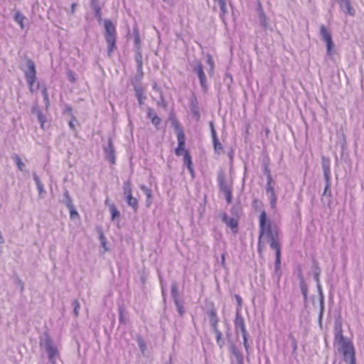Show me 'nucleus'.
<instances>
[{
	"label": "nucleus",
	"mask_w": 364,
	"mask_h": 364,
	"mask_svg": "<svg viewBox=\"0 0 364 364\" xmlns=\"http://www.w3.org/2000/svg\"><path fill=\"white\" fill-rule=\"evenodd\" d=\"M134 45L137 48V50H140V45H141V41L140 37L138 33H134Z\"/></svg>",
	"instance_id": "48"
},
{
	"label": "nucleus",
	"mask_w": 364,
	"mask_h": 364,
	"mask_svg": "<svg viewBox=\"0 0 364 364\" xmlns=\"http://www.w3.org/2000/svg\"><path fill=\"white\" fill-rule=\"evenodd\" d=\"M75 6V4H73V5H72V10H73V12H74Z\"/></svg>",
	"instance_id": "64"
},
{
	"label": "nucleus",
	"mask_w": 364,
	"mask_h": 364,
	"mask_svg": "<svg viewBox=\"0 0 364 364\" xmlns=\"http://www.w3.org/2000/svg\"><path fill=\"white\" fill-rule=\"evenodd\" d=\"M267 176V184H272V178L269 171H268V175Z\"/></svg>",
	"instance_id": "56"
},
{
	"label": "nucleus",
	"mask_w": 364,
	"mask_h": 364,
	"mask_svg": "<svg viewBox=\"0 0 364 364\" xmlns=\"http://www.w3.org/2000/svg\"><path fill=\"white\" fill-rule=\"evenodd\" d=\"M266 192L267 194H270L272 193H275L274 188L272 184H267L266 186Z\"/></svg>",
	"instance_id": "53"
},
{
	"label": "nucleus",
	"mask_w": 364,
	"mask_h": 364,
	"mask_svg": "<svg viewBox=\"0 0 364 364\" xmlns=\"http://www.w3.org/2000/svg\"><path fill=\"white\" fill-rule=\"evenodd\" d=\"M135 96L140 105L144 104V101L146 99L144 95V89L141 85L134 86Z\"/></svg>",
	"instance_id": "18"
},
{
	"label": "nucleus",
	"mask_w": 364,
	"mask_h": 364,
	"mask_svg": "<svg viewBox=\"0 0 364 364\" xmlns=\"http://www.w3.org/2000/svg\"><path fill=\"white\" fill-rule=\"evenodd\" d=\"M135 61L137 66V73H139L141 76H142V65H143V58L142 55L140 50H137L135 54Z\"/></svg>",
	"instance_id": "21"
},
{
	"label": "nucleus",
	"mask_w": 364,
	"mask_h": 364,
	"mask_svg": "<svg viewBox=\"0 0 364 364\" xmlns=\"http://www.w3.org/2000/svg\"><path fill=\"white\" fill-rule=\"evenodd\" d=\"M319 274H320V269H319V268L318 267L317 265H315L314 270V277L315 281L317 282L318 289L321 290V285L319 284ZM321 291V299H320L321 312H320V316H321L322 314H323V311L324 306H323V294L321 293V291Z\"/></svg>",
	"instance_id": "14"
},
{
	"label": "nucleus",
	"mask_w": 364,
	"mask_h": 364,
	"mask_svg": "<svg viewBox=\"0 0 364 364\" xmlns=\"http://www.w3.org/2000/svg\"><path fill=\"white\" fill-rule=\"evenodd\" d=\"M37 116H38V122L41 123V128L43 129V125H44V123L46 122V117L42 113V112L40 110L37 111Z\"/></svg>",
	"instance_id": "42"
},
{
	"label": "nucleus",
	"mask_w": 364,
	"mask_h": 364,
	"mask_svg": "<svg viewBox=\"0 0 364 364\" xmlns=\"http://www.w3.org/2000/svg\"><path fill=\"white\" fill-rule=\"evenodd\" d=\"M299 280H300V288L301 291L304 296V300H306L307 299V294H308V287L304 281L303 274L301 273V269L299 270V273L298 275Z\"/></svg>",
	"instance_id": "20"
},
{
	"label": "nucleus",
	"mask_w": 364,
	"mask_h": 364,
	"mask_svg": "<svg viewBox=\"0 0 364 364\" xmlns=\"http://www.w3.org/2000/svg\"><path fill=\"white\" fill-rule=\"evenodd\" d=\"M341 9L343 11L346 15L354 16L355 11L350 4V0H336Z\"/></svg>",
	"instance_id": "12"
},
{
	"label": "nucleus",
	"mask_w": 364,
	"mask_h": 364,
	"mask_svg": "<svg viewBox=\"0 0 364 364\" xmlns=\"http://www.w3.org/2000/svg\"><path fill=\"white\" fill-rule=\"evenodd\" d=\"M213 143L215 151L217 154H220L223 149L222 144L220 142L219 139L213 140Z\"/></svg>",
	"instance_id": "39"
},
{
	"label": "nucleus",
	"mask_w": 364,
	"mask_h": 364,
	"mask_svg": "<svg viewBox=\"0 0 364 364\" xmlns=\"http://www.w3.org/2000/svg\"><path fill=\"white\" fill-rule=\"evenodd\" d=\"M18 284L21 287V291H23V282L21 280L18 279Z\"/></svg>",
	"instance_id": "59"
},
{
	"label": "nucleus",
	"mask_w": 364,
	"mask_h": 364,
	"mask_svg": "<svg viewBox=\"0 0 364 364\" xmlns=\"http://www.w3.org/2000/svg\"><path fill=\"white\" fill-rule=\"evenodd\" d=\"M141 189L144 191V193L146 194V198L147 199H149V198H151L152 197V193H151V191L146 186H141Z\"/></svg>",
	"instance_id": "47"
},
{
	"label": "nucleus",
	"mask_w": 364,
	"mask_h": 364,
	"mask_svg": "<svg viewBox=\"0 0 364 364\" xmlns=\"http://www.w3.org/2000/svg\"><path fill=\"white\" fill-rule=\"evenodd\" d=\"M288 339L289 341V346L292 349V354L294 355H296V354H297L296 350H297V348H298L296 339L291 333H290L288 336Z\"/></svg>",
	"instance_id": "24"
},
{
	"label": "nucleus",
	"mask_w": 364,
	"mask_h": 364,
	"mask_svg": "<svg viewBox=\"0 0 364 364\" xmlns=\"http://www.w3.org/2000/svg\"><path fill=\"white\" fill-rule=\"evenodd\" d=\"M33 178L37 186L39 198H43L46 193V191L44 188L43 183L41 182V179L39 178L36 173H33Z\"/></svg>",
	"instance_id": "17"
},
{
	"label": "nucleus",
	"mask_w": 364,
	"mask_h": 364,
	"mask_svg": "<svg viewBox=\"0 0 364 364\" xmlns=\"http://www.w3.org/2000/svg\"><path fill=\"white\" fill-rule=\"evenodd\" d=\"M69 124V127L71 129L74 130L75 129V124L73 123V120H70L68 123Z\"/></svg>",
	"instance_id": "58"
},
{
	"label": "nucleus",
	"mask_w": 364,
	"mask_h": 364,
	"mask_svg": "<svg viewBox=\"0 0 364 364\" xmlns=\"http://www.w3.org/2000/svg\"><path fill=\"white\" fill-rule=\"evenodd\" d=\"M207 63L210 65V71L213 72L214 69V60L213 57L210 54L207 55Z\"/></svg>",
	"instance_id": "44"
},
{
	"label": "nucleus",
	"mask_w": 364,
	"mask_h": 364,
	"mask_svg": "<svg viewBox=\"0 0 364 364\" xmlns=\"http://www.w3.org/2000/svg\"><path fill=\"white\" fill-rule=\"evenodd\" d=\"M176 129H177V140H178V146L175 149V154L180 156H184L185 151H188V150H186L184 146L186 144V137L184 132L182 129L179 127V125H176Z\"/></svg>",
	"instance_id": "8"
},
{
	"label": "nucleus",
	"mask_w": 364,
	"mask_h": 364,
	"mask_svg": "<svg viewBox=\"0 0 364 364\" xmlns=\"http://www.w3.org/2000/svg\"><path fill=\"white\" fill-rule=\"evenodd\" d=\"M221 264L223 267L225 266V254H223L222 256H221Z\"/></svg>",
	"instance_id": "57"
},
{
	"label": "nucleus",
	"mask_w": 364,
	"mask_h": 364,
	"mask_svg": "<svg viewBox=\"0 0 364 364\" xmlns=\"http://www.w3.org/2000/svg\"><path fill=\"white\" fill-rule=\"evenodd\" d=\"M14 159L16 162V164L18 167V168L21 171H25V166L26 165L24 164V163L21 161V159L20 158L19 156L18 155H15L14 157Z\"/></svg>",
	"instance_id": "33"
},
{
	"label": "nucleus",
	"mask_w": 364,
	"mask_h": 364,
	"mask_svg": "<svg viewBox=\"0 0 364 364\" xmlns=\"http://www.w3.org/2000/svg\"><path fill=\"white\" fill-rule=\"evenodd\" d=\"M323 171L325 181L331 180V170L328 164H323Z\"/></svg>",
	"instance_id": "34"
},
{
	"label": "nucleus",
	"mask_w": 364,
	"mask_h": 364,
	"mask_svg": "<svg viewBox=\"0 0 364 364\" xmlns=\"http://www.w3.org/2000/svg\"><path fill=\"white\" fill-rule=\"evenodd\" d=\"M126 198L127 204L132 207L134 211L138 209V200L136 198H134L132 195L128 196Z\"/></svg>",
	"instance_id": "25"
},
{
	"label": "nucleus",
	"mask_w": 364,
	"mask_h": 364,
	"mask_svg": "<svg viewBox=\"0 0 364 364\" xmlns=\"http://www.w3.org/2000/svg\"><path fill=\"white\" fill-rule=\"evenodd\" d=\"M235 300L237 301V307H236L235 315L241 314V310H242V299L238 294H235Z\"/></svg>",
	"instance_id": "31"
},
{
	"label": "nucleus",
	"mask_w": 364,
	"mask_h": 364,
	"mask_svg": "<svg viewBox=\"0 0 364 364\" xmlns=\"http://www.w3.org/2000/svg\"><path fill=\"white\" fill-rule=\"evenodd\" d=\"M68 208L70 210V218L74 219L75 218V216L78 215V213H77V210H75L74 205H73L72 208Z\"/></svg>",
	"instance_id": "50"
},
{
	"label": "nucleus",
	"mask_w": 364,
	"mask_h": 364,
	"mask_svg": "<svg viewBox=\"0 0 364 364\" xmlns=\"http://www.w3.org/2000/svg\"><path fill=\"white\" fill-rule=\"evenodd\" d=\"M193 71L198 75L200 87L203 92H206L208 90V84L207 82L206 75L203 70V66L199 60H195L192 65Z\"/></svg>",
	"instance_id": "5"
},
{
	"label": "nucleus",
	"mask_w": 364,
	"mask_h": 364,
	"mask_svg": "<svg viewBox=\"0 0 364 364\" xmlns=\"http://www.w3.org/2000/svg\"><path fill=\"white\" fill-rule=\"evenodd\" d=\"M105 26V38L107 44V55L110 58L114 50L117 49V30L113 23L106 19L104 21Z\"/></svg>",
	"instance_id": "3"
},
{
	"label": "nucleus",
	"mask_w": 364,
	"mask_h": 364,
	"mask_svg": "<svg viewBox=\"0 0 364 364\" xmlns=\"http://www.w3.org/2000/svg\"><path fill=\"white\" fill-rule=\"evenodd\" d=\"M268 171H269L267 168V166L265 167L264 173L267 176L268 175Z\"/></svg>",
	"instance_id": "63"
},
{
	"label": "nucleus",
	"mask_w": 364,
	"mask_h": 364,
	"mask_svg": "<svg viewBox=\"0 0 364 364\" xmlns=\"http://www.w3.org/2000/svg\"><path fill=\"white\" fill-rule=\"evenodd\" d=\"M42 94H43V100L45 102V104L46 106H48L49 105V98H48V93L47 89L46 87H44L43 89Z\"/></svg>",
	"instance_id": "49"
},
{
	"label": "nucleus",
	"mask_w": 364,
	"mask_h": 364,
	"mask_svg": "<svg viewBox=\"0 0 364 364\" xmlns=\"http://www.w3.org/2000/svg\"><path fill=\"white\" fill-rule=\"evenodd\" d=\"M68 78L69 81H70L71 82H74L75 81V73L73 71L69 70L68 72Z\"/></svg>",
	"instance_id": "51"
},
{
	"label": "nucleus",
	"mask_w": 364,
	"mask_h": 364,
	"mask_svg": "<svg viewBox=\"0 0 364 364\" xmlns=\"http://www.w3.org/2000/svg\"><path fill=\"white\" fill-rule=\"evenodd\" d=\"M258 202L259 201L257 199H254L253 202H252L253 206H256V205L258 203Z\"/></svg>",
	"instance_id": "62"
},
{
	"label": "nucleus",
	"mask_w": 364,
	"mask_h": 364,
	"mask_svg": "<svg viewBox=\"0 0 364 364\" xmlns=\"http://www.w3.org/2000/svg\"><path fill=\"white\" fill-rule=\"evenodd\" d=\"M137 344L139 346V348L140 349V351L142 354H144L146 350V343L143 339V338L140 336H138L136 339Z\"/></svg>",
	"instance_id": "28"
},
{
	"label": "nucleus",
	"mask_w": 364,
	"mask_h": 364,
	"mask_svg": "<svg viewBox=\"0 0 364 364\" xmlns=\"http://www.w3.org/2000/svg\"><path fill=\"white\" fill-rule=\"evenodd\" d=\"M100 240H101L102 245L105 248V245H106L105 237L102 232L100 233Z\"/></svg>",
	"instance_id": "55"
},
{
	"label": "nucleus",
	"mask_w": 364,
	"mask_h": 364,
	"mask_svg": "<svg viewBox=\"0 0 364 364\" xmlns=\"http://www.w3.org/2000/svg\"><path fill=\"white\" fill-rule=\"evenodd\" d=\"M183 162H184V164L187 166L189 172L192 175H193L194 170H193V167L191 156L188 151H185V154L183 156Z\"/></svg>",
	"instance_id": "23"
},
{
	"label": "nucleus",
	"mask_w": 364,
	"mask_h": 364,
	"mask_svg": "<svg viewBox=\"0 0 364 364\" xmlns=\"http://www.w3.org/2000/svg\"><path fill=\"white\" fill-rule=\"evenodd\" d=\"M171 296H172L173 301H179L178 298V287H177V284L175 282H173L171 284Z\"/></svg>",
	"instance_id": "37"
},
{
	"label": "nucleus",
	"mask_w": 364,
	"mask_h": 364,
	"mask_svg": "<svg viewBox=\"0 0 364 364\" xmlns=\"http://www.w3.org/2000/svg\"><path fill=\"white\" fill-rule=\"evenodd\" d=\"M65 110L67 112H72V107L70 106H66Z\"/></svg>",
	"instance_id": "60"
},
{
	"label": "nucleus",
	"mask_w": 364,
	"mask_h": 364,
	"mask_svg": "<svg viewBox=\"0 0 364 364\" xmlns=\"http://www.w3.org/2000/svg\"><path fill=\"white\" fill-rule=\"evenodd\" d=\"M215 334L217 345L219 346L220 348H222L225 345V341L222 338L223 334L221 331L215 333Z\"/></svg>",
	"instance_id": "36"
},
{
	"label": "nucleus",
	"mask_w": 364,
	"mask_h": 364,
	"mask_svg": "<svg viewBox=\"0 0 364 364\" xmlns=\"http://www.w3.org/2000/svg\"><path fill=\"white\" fill-rule=\"evenodd\" d=\"M222 220L227 226L230 228L234 232L237 231L238 223L235 218L229 217L226 213H223Z\"/></svg>",
	"instance_id": "13"
},
{
	"label": "nucleus",
	"mask_w": 364,
	"mask_h": 364,
	"mask_svg": "<svg viewBox=\"0 0 364 364\" xmlns=\"http://www.w3.org/2000/svg\"><path fill=\"white\" fill-rule=\"evenodd\" d=\"M151 123L155 126L156 128H158V126L161 124V119L158 115H154L151 119Z\"/></svg>",
	"instance_id": "43"
},
{
	"label": "nucleus",
	"mask_w": 364,
	"mask_h": 364,
	"mask_svg": "<svg viewBox=\"0 0 364 364\" xmlns=\"http://www.w3.org/2000/svg\"><path fill=\"white\" fill-rule=\"evenodd\" d=\"M104 151L105 154V158L111 164H115L116 163V157H115V150L112 143V139H109L107 141V145L104 147Z\"/></svg>",
	"instance_id": "10"
},
{
	"label": "nucleus",
	"mask_w": 364,
	"mask_h": 364,
	"mask_svg": "<svg viewBox=\"0 0 364 364\" xmlns=\"http://www.w3.org/2000/svg\"><path fill=\"white\" fill-rule=\"evenodd\" d=\"M234 326L235 333L237 334L239 331L241 332L242 336L248 335L246 329L245 322L242 314L235 315L234 320Z\"/></svg>",
	"instance_id": "11"
},
{
	"label": "nucleus",
	"mask_w": 364,
	"mask_h": 364,
	"mask_svg": "<svg viewBox=\"0 0 364 364\" xmlns=\"http://www.w3.org/2000/svg\"><path fill=\"white\" fill-rule=\"evenodd\" d=\"M174 304L177 308V310H178V312L179 314V315L181 316H183V314H185V310H184V308L183 306V305L181 304V303L180 302V301H174Z\"/></svg>",
	"instance_id": "41"
},
{
	"label": "nucleus",
	"mask_w": 364,
	"mask_h": 364,
	"mask_svg": "<svg viewBox=\"0 0 364 364\" xmlns=\"http://www.w3.org/2000/svg\"><path fill=\"white\" fill-rule=\"evenodd\" d=\"M25 18H26L25 16L20 11H17L15 14L14 20L16 23H18L21 28H22V29L24 28L23 21Z\"/></svg>",
	"instance_id": "29"
},
{
	"label": "nucleus",
	"mask_w": 364,
	"mask_h": 364,
	"mask_svg": "<svg viewBox=\"0 0 364 364\" xmlns=\"http://www.w3.org/2000/svg\"><path fill=\"white\" fill-rule=\"evenodd\" d=\"M26 68H21V70L23 71L26 81L29 80V82L31 83L32 82H36V65H35L34 62L31 59L28 58V59H26Z\"/></svg>",
	"instance_id": "7"
},
{
	"label": "nucleus",
	"mask_w": 364,
	"mask_h": 364,
	"mask_svg": "<svg viewBox=\"0 0 364 364\" xmlns=\"http://www.w3.org/2000/svg\"><path fill=\"white\" fill-rule=\"evenodd\" d=\"M320 36L322 41L325 43L332 41L331 33L327 30L326 27L323 25L320 27Z\"/></svg>",
	"instance_id": "22"
},
{
	"label": "nucleus",
	"mask_w": 364,
	"mask_h": 364,
	"mask_svg": "<svg viewBox=\"0 0 364 364\" xmlns=\"http://www.w3.org/2000/svg\"><path fill=\"white\" fill-rule=\"evenodd\" d=\"M43 345L48 354L49 362L52 364H55L56 360L60 355L58 348L48 337L44 340Z\"/></svg>",
	"instance_id": "6"
},
{
	"label": "nucleus",
	"mask_w": 364,
	"mask_h": 364,
	"mask_svg": "<svg viewBox=\"0 0 364 364\" xmlns=\"http://www.w3.org/2000/svg\"><path fill=\"white\" fill-rule=\"evenodd\" d=\"M124 195L125 197L131 196L132 194V183L130 181H127L124 183L123 186Z\"/></svg>",
	"instance_id": "30"
},
{
	"label": "nucleus",
	"mask_w": 364,
	"mask_h": 364,
	"mask_svg": "<svg viewBox=\"0 0 364 364\" xmlns=\"http://www.w3.org/2000/svg\"><path fill=\"white\" fill-rule=\"evenodd\" d=\"M210 127L211 136H212V138H213V141L215 140V139H218L216 131H215V127H214V124H213V122H210Z\"/></svg>",
	"instance_id": "46"
},
{
	"label": "nucleus",
	"mask_w": 364,
	"mask_h": 364,
	"mask_svg": "<svg viewBox=\"0 0 364 364\" xmlns=\"http://www.w3.org/2000/svg\"><path fill=\"white\" fill-rule=\"evenodd\" d=\"M326 181V186H325V188H324L323 195L326 196V195L328 194L329 196H331V191H330V188H331V180L330 181Z\"/></svg>",
	"instance_id": "45"
},
{
	"label": "nucleus",
	"mask_w": 364,
	"mask_h": 364,
	"mask_svg": "<svg viewBox=\"0 0 364 364\" xmlns=\"http://www.w3.org/2000/svg\"><path fill=\"white\" fill-rule=\"evenodd\" d=\"M243 346L247 355L250 354V345L248 343V335L242 336Z\"/></svg>",
	"instance_id": "40"
},
{
	"label": "nucleus",
	"mask_w": 364,
	"mask_h": 364,
	"mask_svg": "<svg viewBox=\"0 0 364 364\" xmlns=\"http://www.w3.org/2000/svg\"><path fill=\"white\" fill-rule=\"evenodd\" d=\"M259 24H260V26L264 29V30H272V28L270 26L269 22H268V18L266 16V15L264 14V11H261L259 12Z\"/></svg>",
	"instance_id": "19"
},
{
	"label": "nucleus",
	"mask_w": 364,
	"mask_h": 364,
	"mask_svg": "<svg viewBox=\"0 0 364 364\" xmlns=\"http://www.w3.org/2000/svg\"><path fill=\"white\" fill-rule=\"evenodd\" d=\"M28 87H29V90L31 93H33L35 92V89H34V83L35 82H32L31 83L29 82V80L26 81Z\"/></svg>",
	"instance_id": "54"
},
{
	"label": "nucleus",
	"mask_w": 364,
	"mask_h": 364,
	"mask_svg": "<svg viewBox=\"0 0 364 364\" xmlns=\"http://www.w3.org/2000/svg\"><path fill=\"white\" fill-rule=\"evenodd\" d=\"M206 314L209 318L210 326L213 333L220 332V331L218 328L220 318L218 316L216 309L213 306L206 311Z\"/></svg>",
	"instance_id": "9"
},
{
	"label": "nucleus",
	"mask_w": 364,
	"mask_h": 364,
	"mask_svg": "<svg viewBox=\"0 0 364 364\" xmlns=\"http://www.w3.org/2000/svg\"><path fill=\"white\" fill-rule=\"evenodd\" d=\"M334 345L337 346L338 352L343 355V360L346 363L356 364L353 345L343 335L341 324H336L334 328Z\"/></svg>",
	"instance_id": "2"
},
{
	"label": "nucleus",
	"mask_w": 364,
	"mask_h": 364,
	"mask_svg": "<svg viewBox=\"0 0 364 364\" xmlns=\"http://www.w3.org/2000/svg\"><path fill=\"white\" fill-rule=\"evenodd\" d=\"M217 181L219 189L221 192H223L225 194L227 203H230L232 200V187L227 182L225 173L223 171H220L218 173Z\"/></svg>",
	"instance_id": "4"
},
{
	"label": "nucleus",
	"mask_w": 364,
	"mask_h": 364,
	"mask_svg": "<svg viewBox=\"0 0 364 364\" xmlns=\"http://www.w3.org/2000/svg\"><path fill=\"white\" fill-rule=\"evenodd\" d=\"M326 54L328 57H332L333 55V47H334V43L332 41L329 42H326Z\"/></svg>",
	"instance_id": "35"
},
{
	"label": "nucleus",
	"mask_w": 364,
	"mask_h": 364,
	"mask_svg": "<svg viewBox=\"0 0 364 364\" xmlns=\"http://www.w3.org/2000/svg\"><path fill=\"white\" fill-rule=\"evenodd\" d=\"M214 1L217 2L220 6V18H221L222 21L226 24L225 18L226 15L228 13V8H227V1L228 0H213Z\"/></svg>",
	"instance_id": "15"
},
{
	"label": "nucleus",
	"mask_w": 364,
	"mask_h": 364,
	"mask_svg": "<svg viewBox=\"0 0 364 364\" xmlns=\"http://www.w3.org/2000/svg\"><path fill=\"white\" fill-rule=\"evenodd\" d=\"M96 16H100V8H97L96 9Z\"/></svg>",
	"instance_id": "61"
},
{
	"label": "nucleus",
	"mask_w": 364,
	"mask_h": 364,
	"mask_svg": "<svg viewBox=\"0 0 364 364\" xmlns=\"http://www.w3.org/2000/svg\"><path fill=\"white\" fill-rule=\"evenodd\" d=\"M109 210L111 213V220L114 221L117 218L120 216V213L114 204L109 205Z\"/></svg>",
	"instance_id": "27"
},
{
	"label": "nucleus",
	"mask_w": 364,
	"mask_h": 364,
	"mask_svg": "<svg viewBox=\"0 0 364 364\" xmlns=\"http://www.w3.org/2000/svg\"><path fill=\"white\" fill-rule=\"evenodd\" d=\"M269 200V203L272 209H275L277 202V196L276 193H272L270 194H267Z\"/></svg>",
	"instance_id": "32"
},
{
	"label": "nucleus",
	"mask_w": 364,
	"mask_h": 364,
	"mask_svg": "<svg viewBox=\"0 0 364 364\" xmlns=\"http://www.w3.org/2000/svg\"><path fill=\"white\" fill-rule=\"evenodd\" d=\"M281 238L279 228L273 226L271 222L267 220L265 211H262L259 220V239L257 243V251L262 253L265 247V244H269L271 250L275 252L274 274L277 275L278 280L280 279L281 272Z\"/></svg>",
	"instance_id": "1"
},
{
	"label": "nucleus",
	"mask_w": 364,
	"mask_h": 364,
	"mask_svg": "<svg viewBox=\"0 0 364 364\" xmlns=\"http://www.w3.org/2000/svg\"><path fill=\"white\" fill-rule=\"evenodd\" d=\"M157 115L155 112L154 109L149 107L147 109V117L150 119H152L153 116Z\"/></svg>",
	"instance_id": "52"
},
{
	"label": "nucleus",
	"mask_w": 364,
	"mask_h": 364,
	"mask_svg": "<svg viewBox=\"0 0 364 364\" xmlns=\"http://www.w3.org/2000/svg\"><path fill=\"white\" fill-rule=\"evenodd\" d=\"M72 305L73 306V313H74V315L75 317H77L78 315H79V311H80V302L78 301L77 299H75L73 303H72Z\"/></svg>",
	"instance_id": "38"
},
{
	"label": "nucleus",
	"mask_w": 364,
	"mask_h": 364,
	"mask_svg": "<svg viewBox=\"0 0 364 364\" xmlns=\"http://www.w3.org/2000/svg\"><path fill=\"white\" fill-rule=\"evenodd\" d=\"M230 352L235 357L237 364H244L243 355L235 344H230Z\"/></svg>",
	"instance_id": "16"
},
{
	"label": "nucleus",
	"mask_w": 364,
	"mask_h": 364,
	"mask_svg": "<svg viewBox=\"0 0 364 364\" xmlns=\"http://www.w3.org/2000/svg\"><path fill=\"white\" fill-rule=\"evenodd\" d=\"M63 198V203L67 206V208H72V206L74 205L68 190L64 191Z\"/></svg>",
	"instance_id": "26"
}]
</instances>
